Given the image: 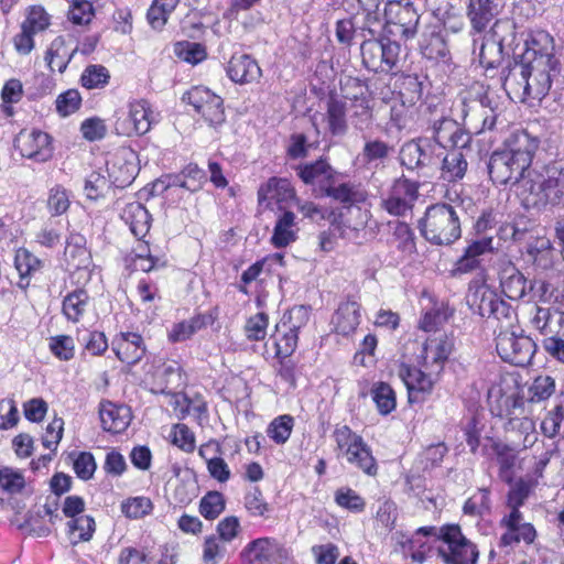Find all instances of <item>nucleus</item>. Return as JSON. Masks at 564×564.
<instances>
[{
    "label": "nucleus",
    "instance_id": "1",
    "mask_svg": "<svg viewBox=\"0 0 564 564\" xmlns=\"http://www.w3.org/2000/svg\"><path fill=\"white\" fill-rule=\"evenodd\" d=\"M538 148L539 140L527 131L513 133L503 150L495 151L490 155L488 172L492 182L500 185L519 184L523 192L524 181L531 174H538L530 169Z\"/></svg>",
    "mask_w": 564,
    "mask_h": 564
},
{
    "label": "nucleus",
    "instance_id": "2",
    "mask_svg": "<svg viewBox=\"0 0 564 564\" xmlns=\"http://www.w3.org/2000/svg\"><path fill=\"white\" fill-rule=\"evenodd\" d=\"M453 348L454 340L447 335L430 337L422 347L420 369L405 364L400 365L398 376L409 391L410 401L414 392L430 393L432 391Z\"/></svg>",
    "mask_w": 564,
    "mask_h": 564
},
{
    "label": "nucleus",
    "instance_id": "3",
    "mask_svg": "<svg viewBox=\"0 0 564 564\" xmlns=\"http://www.w3.org/2000/svg\"><path fill=\"white\" fill-rule=\"evenodd\" d=\"M564 198V163L554 164L545 173L531 174L523 183L522 199L527 207L556 205Z\"/></svg>",
    "mask_w": 564,
    "mask_h": 564
},
{
    "label": "nucleus",
    "instance_id": "4",
    "mask_svg": "<svg viewBox=\"0 0 564 564\" xmlns=\"http://www.w3.org/2000/svg\"><path fill=\"white\" fill-rule=\"evenodd\" d=\"M494 98L481 84H474L460 98V117L475 133L494 130L498 120Z\"/></svg>",
    "mask_w": 564,
    "mask_h": 564
},
{
    "label": "nucleus",
    "instance_id": "5",
    "mask_svg": "<svg viewBox=\"0 0 564 564\" xmlns=\"http://www.w3.org/2000/svg\"><path fill=\"white\" fill-rule=\"evenodd\" d=\"M420 230L422 236L433 245H452L462 234L457 209L448 204L430 206L420 220Z\"/></svg>",
    "mask_w": 564,
    "mask_h": 564
},
{
    "label": "nucleus",
    "instance_id": "6",
    "mask_svg": "<svg viewBox=\"0 0 564 564\" xmlns=\"http://www.w3.org/2000/svg\"><path fill=\"white\" fill-rule=\"evenodd\" d=\"M438 538L446 544L445 547H438V554L446 564H476L478 550L463 535L459 525L443 527Z\"/></svg>",
    "mask_w": 564,
    "mask_h": 564
},
{
    "label": "nucleus",
    "instance_id": "7",
    "mask_svg": "<svg viewBox=\"0 0 564 564\" xmlns=\"http://www.w3.org/2000/svg\"><path fill=\"white\" fill-rule=\"evenodd\" d=\"M337 448L346 456L348 463L355 464L368 475L377 473L376 460L362 437L347 425L336 427L334 432Z\"/></svg>",
    "mask_w": 564,
    "mask_h": 564
},
{
    "label": "nucleus",
    "instance_id": "8",
    "mask_svg": "<svg viewBox=\"0 0 564 564\" xmlns=\"http://www.w3.org/2000/svg\"><path fill=\"white\" fill-rule=\"evenodd\" d=\"M362 64L375 73H389L398 66L401 46L397 42L365 39L361 46Z\"/></svg>",
    "mask_w": 564,
    "mask_h": 564
},
{
    "label": "nucleus",
    "instance_id": "9",
    "mask_svg": "<svg viewBox=\"0 0 564 564\" xmlns=\"http://www.w3.org/2000/svg\"><path fill=\"white\" fill-rule=\"evenodd\" d=\"M343 97L349 102L351 109V122L357 130L367 129L372 122V109L367 96V87L360 79L345 77L340 80Z\"/></svg>",
    "mask_w": 564,
    "mask_h": 564
},
{
    "label": "nucleus",
    "instance_id": "10",
    "mask_svg": "<svg viewBox=\"0 0 564 564\" xmlns=\"http://www.w3.org/2000/svg\"><path fill=\"white\" fill-rule=\"evenodd\" d=\"M152 110L150 104L144 100H133L128 104L126 110L117 111L115 130L118 135H143L151 129Z\"/></svg>",
    "mask_w": 564,
    "mask_h": 564
},
{
    "label": "nucleus",
    "instance_id": "11",
    "mask_svg": "<svg viewBox=\"0 0 564 564\" xmlns=\"http://www.w3.org/2000/svg\"><path fill=\"white\" fill-rule=\"evenodd\" d=\"M535 348L536 345L530 337L517 335L509 329L500 330L496 338V349L501 359L518 367L531 362Z\"/></svg>",
    "mask_w": 564,
    "mask_h": 564
},
{
    "label": "nucleus",
    "instance_id": "12",
    "mask_svg": "<svg viewBox=\"0 0 564 564\" xmlns=\"http://www.w3.org/2000/svg\"><path fill=\"white\" fill-rule=\"evenodd\" d=\"M241 557L247 564H286L292 552L274 538H259L245 546Z\"/></svg>",
    "mask_w": 564,
    "mask_h": 564
},
{
    "label": "nucleus",
    "instance_id": "13",
    "mask_svg": "<svg viewBox=\"0 0 564 564\" xmlns=\"http://www.w3.org/2000/svg\"><path fill=\"white\" fill-rule=\"evenodd\" d=\"M386 23L394 26L390 32L404 39H412L417 32L420 15L409 0L388 1L384 6Z\"/></svg>",
    "mask_w": 564,
    "mask_h": 564
},
{
    "label": "nucleus",
    "instance_id": "14",
    "mask_svg": "<svg viewBox=\"0 0 564 564\" xmlns=\"http://www.w3.org/2000/svg\"><path fill=\"white\" fill-rule=\"evenodd\" d=\"M194 109L200 113L210 126H217L225 121L223 99L206 87L192 88L184 96Z\"/></svg>",
    "mask_w": 564,
    "mask_h": 564
},
{
    "label": "nucleus",
    "instance_id": "15",
    "mask_svg": "<svg viewBox=\"0 0 564 564\" xmlns=\"http://www.w3.org/2000/svg\"><path fill=\"white\" fill-rule=\"evenodd\" d=\"M427 131L432 135L433 143L441 150L447 148H465L470 141L469 134L460 128L456 120L444 116L433 120Z\"/></svg>",
    "mask_w": 564,
    "mask_h": 564
},
{
    "label": "nucleus",
    "instance_id": "16",
    "mask_svg": "<svg viewBox=\"0 0 564 564\" xmlns=\"http://www.w3.org/2000/svg\"><path fill=\"white\" fill-rule=\"evenodd\" d=\"M107 172L112 183L126 187L139 173L138 155L131 149H120L107 161Z\"/></svg>",
    "mask_w": 564,
    "mask_h": 564
},
{
    "label": "nucleus",
    "instance_id": "17",
    "mask_svg": "<svg viewBox=\"0 0 564 564\" xmlns=\"http://www.w3.org/2000/svg\"><path fill=\"white\" fill-rule=\"evenodd\" d=\"M15 145L23 156L40 162H45L53 155L51 137L40 130L21 131L15 139Z\"/></svg>",
    "mask_w": 564,
    "mask_h": 564
},
{
    "label": "nucleus",
    "instance_id": "18",
    "mask_svg": "<svg viewBox=\"0 0 564 564\" xmlns=\"http://www.w3.org/2000/svg\"><path fill=\"white\" fill-rule=\"evenodd\" d=\"M296 173L306 185L316 187L321 195H323L326 188H329V186L335 183V170L322 159L312 163L299 165L296 167Z\"/></svg>",
    "mask_w": 564,
    "mask_h": 564
},
{
    "label": "nucleus",
    "instance_id": "19",
    "mask_svg": "<svg viewBox=\"0 0 564 564\" xmlns=\"http://www.w3.org/2000/svg\"><path fill=\"white\" fill-rule=\"evenodd\" d=\"M498 299L499 295L485 282L474 280L469 283L466 303L473 312L481 317H491L492 307Z\"/></svg>",
    "mask_w": 564,
    "mask_h": 564
},
{
    "label": "nucleus",
    "instance_id": "20",
    "mask_svg": "<svg viewBox=\"0 0 564 564\" xmlns=\"http://www.w3.org/2000/svg\"><path fill=\"white\" fill-rule=\"evenodd\" d=\"M347 100L343 93H332L325 104L324 120L332 135H344L348 130Z\"/></svg>",
    "mask_w": 564,
    "mask_h": 564
},
{
    "label": "nucleus",
    "instance_id": "21",
    "mask_svg": "<svg viewBox=\"0 0 564 564\" xmlns=\"http://www.w3.org/2000/svg\"><path fill=\"white\" fill-rule=\"evenodd\" d=\"M539 284V290L543 293L546 291L547 284L543 281L531 282L514 268L506 269L502 273L500 285L503 294L510 300H520L524 297L528 291H532L534 285Z\"/></svg>",
    "mask_w": 564,
    "mask_h": 564
},
{
    "label": "nucleus",
    "instance_id": "22",
    "mask_svg": "<svg viewBox=\"0 0 564 564\" xmlns=\"http://www.w3.org/2000/svg\"><path fill=\"white\" fill-rule=\"evenodd\" d=\"M293 199L296 200L295 191L285 178L272 177L258 191L259 204L267 208H272L273 203L280 205Z\"/></svg>",
    "mask_w": 564,
    "mask_h": 564
},
{
    "label": "nucleus",
    "instance_id": "23",
    "mask_svg": "<svg viewBox=\"0 0 564 564\" xmlns=\"http://www.w3.org/2000/svg\"><path fill=\"white\" fill-rule=\"evenodd\" d=\"M101 426L111 433H121L130 424L131 412L126 405H118L111 401H102L99 405Z\"/></svg>",
    "mask_w": 564,
    "mask_h": 564
},
{
    "label": "nucleus",
    "instance_id": "24",
    "mask_svg": "<svg viewBox=\"0 0 564 564\" xmlns=\"http://www.w3.org/2000/svg\"><path fill=\"white\" fill-rule=\"evenodd\" d=\"M295 219L293 212L280 208L270 239L275 248H285L296 241L300 229Z\"/></svg>",
    "mask_w": 564,
    "mask_h": 564
},
{
    "label": "nucleus",
    "instance_id": "25",
    "mask_svg": "<svg viewBox=\"0 0 564 564\" xmlns=\"http://www.w3.org/2000/svg\"><path fill=\"white\" fill-rule=\"evenodd\" d=\"M229 78L237 84H250L257 82L261 75L258 63L247 54L234 55L227 66Z\"/></svg>",
    "mask_w": 564,
    "mask_h": 564
},
{
    "label": "nucleus",
    "instance_id": "26",
    "mask_svg": "<svg viewBox=\"0 0 564 564\" xmlns=\"http://www.w3.org/2000/svg\"><path fill=\"white\" fill-rule=\"evenodd\" d=\"M112 345L116 356L128 365L139 362L145 352L143 339L137 333H122Z\"/></svg>",
    "mask_w": 564,
    "mask_h": 564
},
{
    "label": "nucleus",
    "instance_id": "27",
    "mask_svg": "<svg viewBox=\"0 0 564 564\" xmlns=\"http://www.w3.org/2000/svg\"><path fill=\"white\" fill-rule=\"evenodd\" d=\"M524 62H557L554 57V40L545 31H538L527 41L522 56Z\"/></svg>",
    "mask_w": 564,
    "mask_h": 564
},
{
    "label": "nucleus",
    "instance_id": "28",
    "mask_svg": "<svg viewBox=\"0 0 564 564\" xmlns=\"http://www.w3.org/2000/svg\"><path fill=\"white\" fill-rule=\"evenodd\" d=\"M498 13L497 0H469L467 17L476 32H482Z\"/></svg>",
    "mask_w": 564,
    "mask_h": 564
},
{
    "label": "nucleus",
    "instance_id": "29",
    "mask_svg": "<svg viewBox=\"0 0 564 564\" xmlns=\"http://www.w3.org/2000/svg\"><path fill=\"white\" fill-rule=\"evenodd\" d=\"M360 305L356 301L341 303L333 316L334 330L343 336L352 334L360 324Z\"/></svg>",
    "mask_w": 564,
    "mask_h": 564
},
{
    "label": "nucleus",
    "instance_id": "30",
    "mask_svg": "<svg viewBox=\"0 0 564 564\" xmlns=\"http://www.w3.org/2000/svg\"><path fill=\"white\" fill-rule=\"evenodd\" d=\"M65 260L69 270L88 269L90 252L86 248V238L80 234H70L66 241Z\"/></svg>",
    "mask_w": 564,
    "mask_h": 564
},
{
    "label": "nucleus",
    "instance_id": "31",
    "mask_svg": "<svg viewBox=\"0 0 564 564\" xmlns=\"http://www.w3.org/2000/svg\"><path fill=\"white\" fill-rule=\"evenodd\" d=\"M0 491L8 497H14L32 494L33 490L22 470L2 466L0 467Z\"/></svg>",
    "mask_w": 564,
    "mask_h": 564
},
{
    "label": "nucleus",
    "instance_id": "32",
    "mask_svg": "<svg viewBox=\"0 0 564 564\" xmlns=\"http://www.w3.org/2000/svg\"><path fill=\"white\" fill-rule=\"evenodd\" d=\"M91 299L87 291L77 289L64 297L62 312L67 321L78 323L91 310Z\"/></svg>",
    "mask_w": 564,
    "mask_h": 564
},
{
    "label": "nucleus",
    "instance_id": "33",
    "mask_svg": "<svg viewBox=\"0 0 564 564\" xmlns=\"http://www.w3.org/2000/svg\"><path fill=\"white\" fill-rule=\"evenodd\" d=\"M529 78L530 69L524 61L516 63L509 70L505 79V87L508 94H512L519 101L524 102L529 99Z\"/></svg>",
    "mask_w": 564,
    "mask_h": 564
},
{
    "label": "nucleus",
    "instance_id": "34",
    "mask_svg": "<svg viewBox=\"0 0 564 564\" xmlns=\"http://www.w3.org/2000/svg\"><path fill=\"white\" fill-rule=\"evenodd\" d=\"M530 76H534L535 97L542 99L550 90L553 77L558 73L557 62H525Z\"/></svg>",
    "mask_w": 564,
    "mask_h": 564
},
{
    "label": "nucleus",
    "instance_id": "35",
    "mask_svg": "<svg viewBox=\"0 0 564 564\" xmlns=\"http://www.w3.org/2000/svg\"><path fill=\"white\" fill-rule=\"evenodd\" d=\"M123 218L135 237L143 238L149 232L152 218L142 204H129L124 209Z\"/></svg>",
    "mask_w": 564,
    "mask_h": 564
},
{
    "label": "nucleus",
    "instance_id": "36",
    "mask_svg": "<svg viewBox=\"0 0 564 564\" xmlns=\"http://www.w3.org/2000/svg\"><path fill=\"white\" fill-rule=\"evenodd\" d=\"M460 148L449 151L442 161V178L447 182L462 180L467 171L468 163Z\"/></svg>",
    "mask_w": 564,
    "mask_h": 564
},
{
    "label": "nucleus",
    "instance_id": "37",
    "mask_svg": "<svg viewBox=\"0 0 564 564\" xmlns=\"http://www.w3.org/2000/svg\"><path fill=\"white\" fill-rule=\"evenodd\" d=\"M491 250V239L482 238L470 243L456 263V270L467 273L479 265V257Z\"/></svg>",
    "mask_w": 564,
    "mask_h": 564
},
{
    "label": "nucleus",
    "instance_id": "38",
    "mask_svg": "<svg viewBox=\"0 0 564 564\" xmlns=\"http://www.w3.org/2000/svg\"><path fill=\"white\" fill-rule=\"evenodd\" d=\"M74 53L75 50L68 52L64 37L57 36L51 42L45 53V62L52 72L63 73L67 68Z\"/></svg>",
    "mask_w": 564,
    "mask_h": 564
},
{
    "label": "nucleus",
    "instance_id": "39",
    "mask_svg": "<svg viewBox=\"0 0 564 564\" xmlns=\"http://www.w3.org/2000/svg\"><path fill=\"white\" fill-rule=\"evenodd\" d=\"M323 195L333 197L334 199L345 204L352 205L357 203H362L367 198V194L359 186L343 183L338 186H335V183L326 188Z\"/></svg>",
    "mask_w": 564,
    "mask_h": 564
},
{
    "label": "nucleus",
    "instance_id": "40",
    "mask_svg": "<svg viewBox=\"0 0 564 564\" xmlns=\"http://www.w3.org/2000/svg\"><path fill=\"white\" fill-rule=\"evenodd\" d=\"M453 311L444 302L434 303L432 307H425L424 314L420 321V328L425 332L436 330L448 321Z\"/></svg>",
    "mask_w": 564,
    "mask_h": 564
},
{
    "label": "nucleus",
    "instance_id": "41",
    "mask_svg": "<svg viewBox=\"0 0 564 564\" xmlns=\"http://www.w3.org/2000/svg\"><path fill=\"white\" fill-rule=\"evenodd\" d=\"M371 397L381 415H388L397 408L395 392L386 382H376L371 388Z\"/></svg>",
    "mask_w": 564,
    "mask_h": 564
},
{
    "label": "nucleus",
    "instance_id": "42",
    "mask_svg": "<svg viewBox=\"0 0 564 564\" xmlns=\"http://www.w3.org/2000/svg\"><path fill=\"white\" fill-rule=\"evenodd\" d=\"M423 95L422 83L416 76H404L399 84V98L404 107H414Z\"/></svg>",
    "mask_w": 564,
    "mask_h": 564
},
{
    "label": "nucleus",
    "instance_id": "43",
    "mask_svg": "<svg viewBox=\"0 0 564 564\" xmlns=\"http://www.w3.org/2000/svg\"><path fill=\"white\" fill-rule=\"evenodd\" d=\"M180 0H153L148 10V21L155 30L162 29Z\"/></svg>",
    "mask_w": 564,
    "mask_h": 564
},
{
    "label": "nucleus",
    "instance_id": "44",
    "mask_svg": "<svg viewBox=\"0 0 564 564\" xmlns=\"http://www.w3.org/2000/svg\"><path fill=\"white\" fill-rule=\"evenodd\" d=\"M558 310L551 307L535 306L530 319L532 327L543 335H551L555 329V321Z\"/></svg>",
    "mask_w": 564,
    "mask_h": 564
},
{
    "label": "nucleus",
    "instance_id": "45",
    "mask_svg": "<svg viewBox=\"0 0 564 564\" xmlns=\"http://www.w3.org/2000/svg\"><path fill=\"white\" fill-rule=\"evenodd\" d=\"M73 543L89 541L95 532V520L90 516H79L68 522Z\"/></svg>",
    "mask_w": 564,
    "mask_h": 564
},
{
    "label": "nucleus",
    "instance_id": "46",
    "mask_svg": "<svg viewBox=\"0 0 564 564\" xmlns=\"http://www.w3.org/2000/svg\"><path fill=\"white\" fill-rule=\"evenodd\" d=\"M421 51L424 57L434 62L447 63L449 59L446 42L440 34L433 33L427 43L422 44Z\"/></svg>",
    "mask_w": 564,
    "mask_h": 564
},
{
    "label": "nucleus",
    "instance_id": "47",
    "mask_svg": "<svg viewBox=\"0 0 564 564\" xmlns=\"http://www.w3.org/2000/svg\"><path fill=\"white\" fill-rule=\"evenodd\" d=\"M294 419L284 414L275 417L268 426L267 434L276 444H284L292 433Z\"/></svg>",
    "mask_w": 564,
    "mask_h": 564
},
{
    "label": "nucleus",
    "instance_id": "48",
    "mask_svg": "<svg viewBox=\"0 0 564 564\" xmlns=\"http://www.w3.org/2000/svg\"><path fill=\"white\" fill-rule=\"evenodd\" d=\"M153 510V503L148 497H131L122 501L121 511L130 519H140L150 514Z\"/></svg>",
    "mask_w": 564,
    "mask_h": 564
},
{
    "label": "nucleus",
    "instance_id": "49",
    "mask_svg": "<svg viewBox=\"0 0 564 564\" xmlns=\"http://www.w3.org/2000/svg\"><path fill=\"white\" fill-rule=\"evenodd\" d=\"M310 318V312L307 307L300 305L292 307L288 314H285L281 323L276 326L278 330L288 329L291 333L297 334L299 330L305 326Z\"/></svg>",
    "mask_w": 564,
    "mask_h": 564
},
{
    "label": "nucleus",
    "instance_id": "50",
    "mask_svg": "<svg viewBox=\"0 0 564 564\" xmlns=\"http://www.w3.org/2000/svg\"><path fill=\"white\" fill-rule=\"evenodd\" d=\"M110 78L108 69L102 65H89L82 74L80 83L87 89L104 88Z\"/></svg>",
    "mask_w": 564,
    "mask_h": 564
},
{
    "label": "nucleus",
    "instance_id": "51",
    "mask_svg": "<svg viewBox=\"0 0 564 564\" xmlns=\"http://www.w3.org/2000/svg\"><path fill=\"white\" fill-rule=\"evenodd\" d=\"M68 3V20L74 24H88L94 17V7L88 0H65Z\"/></svg>",
    "mask_w": 564,
    "mask_h": 564
},
{
    "label": "nucleus",
    "instance_id": "52",
    "mask_svg": "<svg viewBox=\"0 0 564 564\" xmlns=\"http://www.w3.org/2000/svg\"><path fill=\"white\" fill-rule=\"evenodd\" d=\"M528 256L536 267L541 269H549L552 265L550 240L545 238L538 239L534 245L529 246Z\"/></svg>",
    "mask_w": 564,
    "mask_h": 564
},
{
    "label": "nucleus",
    "instance_id": "53",
    "mask_svg": "<svg viewBox=\"0 0 564 564\" xmlns=\"http://www.w3.org/2000/svg\"><path fill=\"white\" fill-rule=\"evenodd\" d=\"M528 392L530 402L545 401L555 392V380L550 376H540L534 379Z\"/></svg>",
    "mask_w": 564,
    "mask_h": 564
},
{
    "label": "nucleus",
    "instance_id": "54",
    "mask_svg": "<svg viewBox=\"0 0 564 564\" xmlns=\"http://www.w3.org/2000/svg\"><path fill=\"white\" fill-rule=\"evenodd\" d=\"M564 420V406L557 404L550 410L541 421V433L547 438H554L560 434L561 425Z\"/></svg>",
    "mask_w": 564,
    "mask_h": 564
},
{
    "label": "nucleus",
    "instance_id": "55",
    "mask_svg": "<svg viewBox=\"0 0 564 564\" xmlns=\"http://www.w3.org/2000/svg\"><path fill=\"white\" fill-rule=\"evenodd\" d=\"M50 15L41 6H32L28 10L25 20L22 22V26L31 31V33H39L46 30L50 26Z\"/></svg>",
    "mask_w": 564,
    "mask_h": 564
},
{
    "label": "nucleus",
    "instance_id": "56",
    "mask_svg": "<svg viewBox=\"0 0 564 564\" xmlns=\"http://www.w3.org/2000/svg\"><path fill=\"white\" fill-rule=\"evenodd\" d=\"M225 509V500L220 492L210 491L206 494L199 503L200 514L208 520L216 519Z\"/></svg>",
    "mask_w": 564,
    "mask_h": 564
},
{
    "label": "nucleus",
    "instance_id": "57",
    "mask_svg": "<svg viewBox=\"0 0 564 564\" xmlns=\"http://www.w3.org/2000/svg\"><path fill=\"white\" fill-rule=\"evenodd\" d=\"M174 52L178 58L191 64H197L205 59V47L195 42H178L175 44Z\"/></svg>",
    "mask_w": 564,
    "mask_h": 564
},
{
    "label": "nucleus",
    "instance_id": "58",
    "mask_svg": "<svg viewBox=\"0 0 564 564\" xmlns=\"http://www.w3.org/2000/svg\"><path fill=\"white\" fill-rule=\"evenodd\" d=\"M181 172L183 175V188L188 192H198L206 183V173L197 164L189 163Z\"/></svg>",
    "mask_w": 564,
    "mask_h": 564
},
{
    "label": "nucleus",
    "instance_id": "59",
    "mask_svg": "<svg viewBox=\"0 0 564 564\" xmlns=\"http://www.w3.org/2000/svg\"><path fill=\"white\" fill-rule=\"evenodd\" d=\"M55 104L57 112L63 117H67L79 109L82 96L77 89H68L58 95Z\"/></svg>",
    "mask_w": 564,
    "mask_h": 564
},
{
    "label": "nucleus",
    "instance_id": "60",
    "mask_svg": "<svg viewBox=\"0 0 564 564\" xmlns=\"http://www.w3.org/2000/svg\"><path fill=\"white\" fill-rule=\"evenodd\" d=\"M50 350L56 358L68 361L75 354L74 339L68 335L52 337L50 340Z\"/></svg>",
    "mask_w": 564,
    "mask_h": 564
},
{
    "label": "nucleus",
    "instance_id": "61",
    "mask_svg": "<svg viewBox=\"0 0 564 564\" xmlns=\"http://www.w3.org/2000/svg\"><path fill=\"white\" fill-rule=\"evenodd\" d=\"M21 278H26L41 268V261L26 249H19L14 258Z\"/></svg>",
    "mask_w": 564,
    "mask_h": 564
},
{
    "label": "nucleus",
    "instance_id": "62",
    "mask_svg": "<svg viewBox=\"0 0 564 564\" xmlns=\"http://www.w3.org/2000/svg\"><path fill=\"white\" fill-rule=\"evenodd\" d=\"M490 318L500 323L501 330H508L517 321V313L509 303L499 297L492 307Z\"/></svg>",
    "mask_w": 564,
    "mask_h": 564
},
{
    "label": "nucleus",
    "instance_id": "63",
    "mask_svg": "<svg viewBox=\"0 0 564 564\" xmlns=\"http://www.w3.org/2000/svg\"><path fill=\"white\" fill-rule=\"evenodd\" d=\"M69 195L62 186H55L51 189L47 207L53 216L65 214L69 208Z\"/></svg>",
    "mask_w": 564,
    "mask_h": 564
},
{
    "label": "nucleus",
    "instance_id": "64",
    "mask_svg": "<svg viewBox=\"0 0 564 564\" xmlns=\"http://www.w3.org/2000/svg\"><path fill=\"white\" fill-rule=\"evenodd\" d=\"M225 542L216 536H208L204 542L203 562L205 564H218L219 560L225 556Z\"/></svg>",
    "mask_w": 564,
    "mask_h": 564
}]
</instances>
